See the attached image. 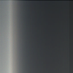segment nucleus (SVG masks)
I'll use <instances>...</instances> for the list:
<instances>
[{"instance_id":"f257e3e1","label":"nucleus","mask_w":73,"mask_h":73,"mask_svg":"<svg viewBox=\"0 0 73 73\" xmlns=\"http://www.w3.org/2000/svg\"><path fill=\"white\" fill-rule=\"evenodd\" d=\"M67 7H68V0H67Z\"/></svg>"},{"instance_id":"f03ea898","label":"nucleus","mask_w":73,"mask_h":73,"mask_svg":"<svg viewBox=\"0 0 73 73\" xmlns=\"http://www.w3.org/2000/svg\"><path fill=\"white\" fill-rule=\"evenodd\" d=\"M54 1H54H55V0Z\"/></svg>"}]
</instances>
